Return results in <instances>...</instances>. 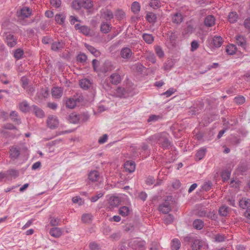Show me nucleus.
<instances>
[{"label":"nucleus","instance_id":"a19ab883","mask_svg":"<svg viewBox=\"0 0 250 250\" xmlns=\"http://www.w3.org/2000/svg\"><path fill=\"white\" fill-rule=\"evenodd\" d=\"M142 37L147 44H151L154 41V37L151 34L145 33L143 35Z\"/></svg>","mask_w":250,"mask_h":250},{"label":"nucleus","instance_id":"8fccbe9b","mask_svg":"<svg viewBox=\"0 0 250 250\" xmlns=\"http://www.w3.org/2000/svg\"><path fill=\"white\" fill-rule=\"evenodd\" d=\"M173 216L171 214H167L164 217V221L166 224H170L173 221Z\"/></svg>","mask_w":250,"mask_h":250},{"label":"nucleus","instance_id":"a18cd8bd","mask_svg":"<svg viewBox=\"0 0 250 250\" xmlns=\"http://www.w3.org/2000/svg\"><path fill=\"white\" fill-rule=\"evenodd\" d=\"M156 19V15L152 12H149L146 14V19L149 22H155Z\"/></svg>","mask_w":250,"mask_h":250},{"label":"nucleus","instance_id":"2f4dec72","mask_svg":"<svg viewBox=\"0 0 250 250\" xmlns=\"http://www.w3.org/2000/svg\"><path fill=\"white\" fill-rule=\"evenodd\" d=\"M130 209L129 207L126 206L121 207L119 209V213L123 217L127 216L130 213Z\"/></svg>","mask_w":250,"mask_h":250},{"label":"nucleus","instance_id":"4be33fe9","mask_svg":"<svg viewBox=\"0 0 250 250\" xmlns=\"http://www.w3.org/2000/svg\"><path fill=\"white\" fill-rule=\"evenodd\" d=\"M236 43L238 45L245 49L246 47V39L242 35H237L235 37Z\"/></svg>","mask_w":250,"mask_h":250},{"label":"nucleus","instance_id":"f3484780","mask_svg":"<svg viewBox=\"0 0 250 250\" xmlns=\"http://www.w3.org/2000/svg\"><path fill=\"white\" fill-rule=\"evenodd\" d=\"M6 42L9 47H12L17 44V39L13 35L9 34L6 37Z\"/></svg>","mask_w":250,"mask_h":250},{"label":"nucleus","instance_id":"dca6fc26","mask_svg":"<svg viewBox=\"0 0 250 250\" xmlns=\"http://www.w3.org/2000/svg\"><path fill=\"white\" fill-rule=\"evenodd\" d=\"M132 55V50L128 47L123 48L120 52V55L122 58L125 59H130Z\"/></svg>","mask_w":250,"mask_h":250},{"label":"nucleus","instance_id":"9d476101","mask_svg":"<svg viewBox=\"0 0 250 250\" xmlns=\"http://www.w3.org/2000/svg\"><path fill=\"white\" fill-rule=\"evenodd\" d=\"M65 42L62 40H58L53 42L51 44V49L56 52L60 51L64 48Z\"/></svg>","mask_w":250,"mask_h":250},{"label":"nucleus","instance_id":"f257e3e1","mask_svg":"<svg viewBox=\"0 0 250 250\" xmlns=\"http://www.w3.org/2000/svg\"><path fill=\"white\" fill-rule=\"evenodd\" d=\"M184 239L186 242L191 243L193 250H200L205 245L204 241L193 235H188L185 237Z\"/></svg>","mask_w":250,"mask_h":250},{"label":"nucleus","instance_id":"0eeeda50","mask_svg":"<svg viewBox=\"0 0 250 250\" xmlns=\"http://www.w3.org/2000/svg\"><path fill=\"white\" fill-rule=\"evenodd\" d=\"M218 118H219L218 114L215 112H211V113L204 116L203 121L204 122V125H207L208 124L213 121L217 120Z\"/></svg>","mask_w":250,"mask_h":250},{"label":"nucleus","instance_id":"79ce46f5","mask_svg":"<svg viewBox=\"0 0 250 250\" xmlns=\"http://www.w3.org/2000/svg\"><path fill=\"white\" fill-rule=\"evenodd\" d=\"M226 239V236L223 234L218 233L214 235V241L217 243L223 242Z\"/></svg>","mask_w":250,"mask_h":250},{"label":"nucleus","instance_id":"72a5a7b5","mask_svg":"<svg viewBox=\"0 0 250 250\" xmlns=\"http://www.w3.org/2000/svg\"><path fill=\"white\" fill-rule=\"evenodd\" d=\"M80 1H81L82 8L89 9L93 6V1L91 0H81Z\"/></svg>","mask_w":250,"mask_h":250},{"label":"nucleus","instance_id":"20e7f679","mask_svg":"<svg viewBox=\"0 0 250 250\" xmlns=\"http://www.w3.org/2000/svg\"><path fill=\"white\" fill-rule=\"evenodd\" d=\"M88 183H101L103 181V177L101 176L99 172L97 170H94L90 171L88 174Z\"/></svg>","mask_w":250,"mask_h":250},{"label":"nucleus","instance_id":"1a4fd4ad","mask_svg":"<svg viewBox=\"0 0 250 250\" xmlns=\"http://www.w3.org/2000/svg\"><path fill=\"white\" fill-rule=\"evenodd\" d=\"M31 14V9L29 7H24L17 12V16L21 19L28 18Z\"/></svg>","mask_w":250,"mask_h":250},{"label":"nucleus","instance_id":"a878e982","mask_svg":"<svg viewBox=\"0 0 250 250\" xmlns=\"http://www.w3.org/2000/svg\"><path fill=\"white\" fill-rule=\"evenodd\" d=\"M70 123L72 124H78L80 123L79 114L75 112L71 113L68 118Z\"/></svg>","mask_w":250,"mask_h":250},{"label":"nucleus","instance_id":"052dcab7","mask_svg":"<svg viewBox=\"0 0 250 250\" xmlns=\"http://www.w3.org/2000/svg\"><path fill=\"white\" fill-rule=\"evenodd\" d=\"M155 52L159 58H162L164 56V51L160 46H157L155 47Z\"/></svg>","mask_w":250,"mask_h":250},{"label":"nucleus","instance_id":"a211bd4d","mask_svg":"<svg viewBox=\"0 0 250 250\" xmlns=\"http://www.w3.org/2000/svg\"><path fill=\"white\" fill-rule=\"evenodd\" d=\"M239 206L242 209L250 208V199L243 197L239 201Z\"/></svg>","mask_w":250,"mask_h":250},{"label":"nucleus","instance_id":"473e14b6","mask_svg":"<svg viewBox=\"0 0 250 250\" xmlns=\"http://www.w3.org/2000/svg\"><path fill=\"white\" fill-rule=\"evenodd\" d=\"M223 42V39L221 36H214L212 40L214 46L217 48L221 46Z\"/></svg>","mask_w":250,"mask_h":250},{"label":"nucleus","instance_id":"4c0bfd02","mask_svg":"<svg viewBox=\"0 0 250 250\" xmlns=\"http://www.w3.org/2000/svg\"><path fill=\"white\" fill-rule=\"evenodd\" d=\"M65 16L62 13L57 14L55 17V21L59 24L62 25L64 22Z\"/></svg>","mask_w":250,"mask_h":250},{"label":"nucleus","instance_id":"f8f14e48","mask_svg":"<svg viewBox=\"0 0 250 250\" xmlns=\"http://www.w3.org/2000/svg\"><path fill=\"white\" fill-rule=\"evenodd\" d=\"M115 68L112 63L109 61H106L101 67V71L104 73L111 71Z\"/></svg>","mask_w":250,"mask_h":250},{"label":"nucleus","instance_id":"c03bdc74","mask_svg":"<svg viewBox=\"0 0 250 250\" xmlns=\"http://www.w3.org/2000/svg\"><path fill=\"white\" fill-rule=\"evenodd\" d=\"M226 51L229 55H233L236 51V45L232 44L227 45Z\"/></svg>","mask_w":250,"mask_h":250},{"label":"nucleus","instance_id":"2eb2a0df","mask_svg":"<svg viewBox=\"0 0 250 250\" xmlns=\"http://www.w3.org/2000/svg\"><path fill=\"white\" fill-rule=\"evenodd\" d=\"M207 150L205 147H202L199 148L195 155V160L196 161H200L202 160L207 153Z\"/></svg>","mask_w":250,"mask_h":250},{"label":"nucleus","instance_id":"e433bc0d","mask_svg":"<svg viewBox=\"0 0 250 250\" xmlns=\"http://www.w3.org/2000/svg\"><path fill=\"white\" fill-rule=\"evenodd\" d=\"M132 157L136 159L139 158L140 160V153L139 152V147L132 146L131 147Z\"/></svg>","mask_w":250,"mask_h":250},{"label":"nucleus","instance_id":"4468645a","mask_svg":"<svg viewBox=\"0 0 250 250\" xmlns=\"http://www.w3.org/2000/svg\"><path fill=\"white\" fill-rule=\"evenodd\" d=\"M124 168L126 171L129 173H132L135 170V163L132 161H127L124 164Z\"/></svg>","mask_w":250,"mask_h":250},{"label":"nucleus","instance_id":"c85d7f7f","mask_svg":"<svg viewBox=\"0 0 250 250\" xmlns=\"http://www.w3.org/2000/svg\"><path fill=\"white\" fill-rule=\"evenodd\" d=\"M109 80L112 84H118L121 81V77L119 74L114 73L109 77Z\"/></svg>","mask_w":250,"mask_h":250},{"label":"nucleus","instance_id":"c756f323","mask_svg":"<svg viewBox=\"0 0 250 250\" xmlns=\"http://www.w3.org/2000/svg\"><path fill=\"white\" fill-rule=\"evenodd\" d=\"M215 18L212 15H208L205 19L204 22L206 26L211 27L215 24Z\"/></svg>","mask_w":250,"mask_h":250},{"label":"nucleus","instance_id":"ddd939ff","mask_svg":"<svg viewBox=\"0 0 250 250\" xmlns=\"http://www.w3.org/2000/svg\"><path fill=\"white\" fill-rule=\"evenodd\" d=\"M178 35L179 34L176 31H169L167 33V39L170 42L172 46L175 45Z\"/></svg>","mask_w":250,"mask_h":250},{"label":"nucleus","instance_id":"9b49d317","mask_svg":"<svg viewBox=\"0 0 250 250\" xmlns=\"http://www.w3.org/2000/svg\"><path fill=\"white\" fill-rule=\"evenodd\" d=\"M159 209L160 212L164 214H167L171 210V207L168 200L160 205Z\"/></svg>","mask_w":250,"mask_h":250},{"label":"nucleus","instance_id":"de8ad7c7","mask_svg":"<svg viewBox=\"0 0 250 250\" xmlns=\"http://www.w3.org/2000/svg\"><path fill=\"white\" fill-rule=\"evenodd\" d=\"M238 15L235 12H230L229 15V21L230 23H234L237 21Z\"/></svg>","mask_w":250,"mask_h":250},{"label":"nucleus","instance_id":"bf43d9fd","mask_svg":"<svg viewBox=\"0 0 250 250\" xmlns=\"http://www.w3.org/2000/svg\"><path fill=\"white\" fill-rule=\"evenodd\" d=\"M234 101L237 104H241L245 103V98L242 95H240L238 96L235 97Z\"/></svg>","mask_w":250,"mask_h":250},{"label":"nucleus","instance_id":"423d86ee","mask_svg":"<svg viewBox=\"0 0 250 250\" xmlns=\"http://www.w3.org/2000/svg\"><path fill=\"white\" fill-rule=\"evenodd\" d=\"M21 154V148L17 146H12L9 148V158L12 161L19 159Z\"/></svg>","mask_w":250,"mask_h":250},{"label":"nucleus","instance_id":"0e129e2a","mask_svg":"<svg viewBox=\"0 0 250 250\" xmlns=\"http://www.w3.org/2000/svg\"><path fill=\"white\" fill-rule=\"evenodd\" d=\"M110 205L116 207L117 206L119 203V198L117 197H112L110 199Z\"/></svg>","mask_w":250,"mask_h":250},{"label":"nucleus","instance_id":"e2e57ef3","mask_svg":"<svg viewBox=\"0 0 250 250\" xmlns=\"http://www.w3.org/2000/svg\"><path fill=\"white\" fill-rule=\"evenodd\" d=\"M89 247L90 250H99L100 246L95 242H92L89 244Z\"/></svg>","mask_w":250,"mask_h":250},{"label":"nucleus","instance_id":"c9c22d12","mask_svg":"<svg viewBox=\"0 0 250 250\" xmlns=\"http://www.w3.org/2000/svg\"><path fill=\"white\" fill-rule=\"evenodd\" d=\"M85 47L96 57H98L100 55V52L92 46L85 43Z\"/></svg>","mask_w":250,"mask_h":250},{"label":"nucleus","instance_id":"37998d69","mask_svg":"<svg viewBox=\"0 0 250 250\" xmlns=\"http://www.w3.org/2000/svg\"><path fill=\"white\" fill-rule=\"evenodd\" d=\"M171 247L172 250H178L181 247L180 241L177 238L173 239Z\"/></svg>","mask_w":250,"mask_h":250},{"label":"nucleus","instance_id":"58836bf2","mask_svg":"<svg viewBox=\"0 0 250 250\" xmlns=\"http://www.w3.org/2000/svg\"><path fill=\"white\" fill-rule=\"evenodd\" d=\"M6 176H9L14 178L18 177L19 175V171L16 169H10L6 172Z\"/></svg>","mask_w":250,"mask_h":250},{"label":"nucleus","instance_id":"13d9d810","mask_svg":"<svg viewBox=\"0 0 250 250\" xmlns=\"http://www.w3.org/2000/svg\"><path fill=\"white\" fill-rule=\"evenodd\" d=\"M87 60V56L83 53L79 54L77 57V60L78 62L83 63Z\"/></svg>","mask_w":250,"mask_h":250},{"label":"nucleus","instance_id":"412c9836","mask_svg":"<svg viewBox=\"0 0 250 250\" xmlns=\"http://www.w3.org/2000/svg\"><path fill=\"white\" fill-rule=\"evenodd\" d=\"M101 15L106 21H110L113 18V13L108 9H105L102 11Z\"/></svg>","mask_w":250,"mask_h":250},{"label":"nucleus","instance_id":"f03ea898","mask_svg":"<svg viewBox=\"0 0 250 250\" xmlns=\"http://www.w3.org/2000/svg\"><path fill=\"white\" fill-rule=\"evenodd\" d=\"M158 144L164 149H169L175 150V147L173 146L172 143L169 140L168 134L166 132L160 133Z\"/></svg>","mask_w":250,"mask_h":250},{"label":"nucleus","instance_id":"bb28decb","mask_svg":"<svg viewBox=\"0 0 250 250\" xmlns=\"http://www.w3.org/2000/svg\"><path fill=\"white\" fill-rule=\"evenodd\" d=\"M49 234L55 238H58L61 236L62 231L61 229L59 228H53L50 229Z\"/></svg>","mask_w":250,"mask_h":250},{"label":"nucleus","instance_id":"3c124183","mask_svg":"<svg viewBox=\"0 0 250 250\" xmlns=\"http://www.w3.org/2000/svg\"><path fill=\"white\" fill-rule=\"evenodd\" d=\"M131 10L134 13H137L140 10V5L139 2L134 1L131 5Z\"/></svg>","mask_w":250,"mask_h":250},{"label":"nucleus","instance_id":"6e6552de","mask_svg":"<svg viewBox=\"0 0 250 250\" xmlns=\"http://www.w3.org/2000/svg\"><path fill=\"white\" fill-rule=\"evenodd\" d=\"M47 125L48 127L51 129L57 128L59 125V121L56 116L50 115L47 120Z\"/></svg>","mask_w":250,"mask_h":250},{"label":"nucleus","instance_id":"39448f33","mask_svg":"<svg viewBox=\"0 0 250 250\" xmlns=\"http://www.w3.org/2000/svg\"><path fill=\"white\" fill-rule=\"evenodd\" d=\"M139 152L140 153V159H144L148 157L151 153V149L148 145L144 142L139 147Z\"/></svg>","mask_w":250,"mask_h":250},{"label":"nucleus","instance_id":"603ef678","mask_svg":"<svg viewBox=\"0 0 250 250\" xmlns=\"http://www.w3.org/2000/svg\"><path fill=\"white\" fill-rule=\"evenodd\" d=\"M92 215L89 213L83 214L82 217V220L85 223H89L92 219Z\"/></svg>","mask_w":250,"mask_h":250},{"label":"nucleus","instance_id":"338daca9","mask_svg":"<svg viewBox=\"0 0 250 250\" xmlns=\"http://www.w3.org/2000/svg\"><path fill=\"white\" fill-rule=\"evenodd\" d=\"M146 59L153 63H155L156 62V58L154 54L153 53L148 54L147 55Z\"/></svg>","mask_w":250,"mask_h":250},{"label":"nucleus","instance_id":"cd10ccee","mask_svg":"<svg viewBox=\"0 0 250 250\" xmlns=\"http://www.w3.org/2000/svg\"><path fill=\"white\" fill-rule=\"evenodd\" d=\"M183 20V16L180 13H176L172 16V21L175 24L181 23Z\"/></svg>","mask_w":250,"mask_h":250},{"label":"nucleus","instance_id":"6ab92c4d","mask_svg":"<svg viewBox=\"0 0 250 250\" xmlns=\"http://www.w3.org/2000/svg\"><path fill=\"white\" fill-rule=\"evenodd\" d=\"M10 117L11 120L15 124L19 125L21 124V118L19 116L18 113L16 111H12L10 113Z\"/></svg>","mask_w":250,"mask_h":250},{"label":"nucleus","instance_id":"5fc2aeb1","mask_svg":"<svg viewBox=\"0 0 250 250\" xmlns=\"http://www.w3.org/2000/svg\"><path fill=\"white\" fill-rule=\"evenodd\" d=\"M150 7L156 9L161 6V3L159 0H151L149 3Z\"/></svg>","mask_w":250,"mask_h":250},{"label":"nucleus","instance_id":"774afa93","mask_svg":"<svg viewBox=\"0 0 250 250\" xmlns=\"http://www.w3.org/2000/svg\"><path fill=\"white\" fill-rule=\"evenodd\" d=\"M80 31L85 35H88L90 32V29L86 26H82Z\"/></svg>","mask_w":250,"mask_h":250},{"label":"nucleus","instance_id":"aec40b11","mask_svg":"<svg viewBox=\"0 0 250 250\" xmlns=\"http://www.w3.org/2000/svg\"><path fill=\"white\" fill-rule=\"evenodd\" d=\"M31 110L34 114L38 118H42L44 116L43 110L36 105H33L31 106Z\"/></svg>","mask_w":250,"mask_h":250},{"label":"nucleus","instance_id":"864d4df0","mask_svg":"<svg viewBox=\"0 0 250 250\" xmlns=\"http://www.w3.org/2000/svg\"><path fill=\"white\" fill-rule=\"evenodd\" d=\"M89 118V116L87 112H83L79 114L80 122H85L88 120Z\"/></svg>","mask_w":250,"mask_h":250},{"label":"nucleus","instance_id":"69168bd1","mask_svg":"<svg viewBox=\"0 0 250 250\" xmlns=\"http://www.w3.org/2000/svg\"><path fill=\"white\" fill-rule=\"evenodd\" d=\"M138 197L139 199L145 201L147 197V194L145 191H141L139 193Z\"/></svg>","mask_w":250,"mask_h":250},{"label":"nucleus","instance_id":"b1692460","mask_svg":"<svg viewBox=\"0 0 250 250\" xmlns=\"http://www.w3.org/2000/svg\"><path fill=\"white\" fill-rule=\"evenodd\" d=\"M79 102V99L69 98L66 101V106L68 108H74L76 106L77 103Z\"/></svg>","mask_w":250,"mask_h":250},{"label":"nucleus","instance_id":"ea45409f","mask_svg":"<svg viewBox=\"0 0 250 250\" xmlns=\"http://www.w3.org/2000/svg\"><path fill=\"white\" fill-rule=\"evenodd\" d=\"M111 29V27L109 23L103 22L101 25V31L104 34L108 33Z\"/></svg>","mask_w":250,"mask_h":250},{"label":"nucleus","instance_id":"4d7b16f0","mask_svg":"<svg viewBox=\"0 0 250 250\" xmlns=\"http://www.w3.org/2000/svg\"><path fill=\"white\" fill-rule=\"evenodd\" d=\"M104 193L99 192L97 193L96 195L93 196L90 198V201L91 202L94 203L96 202L100 198L102 197L104 195Z\"/></svg>","mask_w":250,"mask_h":250},{"label":"nucleus","instance_id":"7ed1b4c3","mask_svg":"<svg viewBox=\"0 0 250 250\" xmlns=\"http://www.w3.org/2000/svg\"><path fill=\"white\" fill-rule=\"evenodd\" d=\"M146 243L140 238L131 239L129 243V246L133 250H146Z\"/></svg>","mask_w":250,"mask_h":250},{"label":"nucleus","instance_id":"f704fd0d","mask_svg":"<svg viewBox=\"0 0 250 250\" xmlns=\"http://www.w3.org/2000/svg\"><path fill=\"white\" fill-rule=\"evenodd\" d=\"M90 81L87 79H82L80 81V85L81 88L84 89H87L91 85Z\"/></svg>","mask_w":250,"mask_h":250},{"label":"nucleus","instance_id":"5701e85b","mask_svg":"<svg viewBox=\"0 0 250 250\" xmlns=\"http://www.w3.org/2000/svg\"><path fill=\"white\" fill-rule=\"evenodd\" d=\"M160 133H156L152 135L146 139V141H148L152 146H155L156 144H158L159 143V138Z\"/></svg>","mask_w":250,"mask_h":250},{"label":"nucleus","instance_id":"6e6d98bb","mask_svg":"<svg viewBox=\"0 0 250 250\" xmlns=\"http://www.w3.org/2000/svg\"><path fill=\"white\" fill-rule=\"evenodd\" d=\"M212 183L210 181L205 182L202 186V189L206 191H209L212 188Z\"/></svg>","mask_w":250,"mask_h":250},{"label":"nucleus","instance_id":"680f3d73","mask_svg":"<svg viewBox=\"0 0 250 250\" xmlns=\"http://www.w3.org/2000/svg\"><path fill=\"white\" fill-rule=\"evenodd\" d=\"M60 220L58 218L51 217L50 218V224L52 226L59 225Z\"/></svg>","mask_w":250,"mask_h":250},{"label":"nucleus","instance_id":"7c9ffc66","mask_svg":"<svg viewBox=\"0 0 250 250\" xmlns=\"http://www.w3.org/2000/svg\"><path fill=\"white\" fill-rule=\"evenodd\" d=\"M19 108L20 110L24 113L28 112L30 109L31 110V107L29 106V104L26 101H23L19 104Z\"/></svg>","mask_w":250,"mask_h":250},{"label":"nucleus","instance_id":"49530a36","mask_svg":"<svg viewBox=\"0 0 250 250\" xmlns=\"http://www.w3.org/2000/svg\"><path fill=\"white\" fill-rule=\"evenodd\" d=\"M229 212V207L226 206L221 207L219 209V213L222 216H226Z\"/></svg>","mask_w":250,"mask_h":250},{"label":"nucleus","instance_id":"393cba45","mask_svg":"<svg viewBox=\"0 0 250 250\" xmlns=\"http://www.w3.org/2000/svg\"><path fill=\"white\" fill-rule=\"evenodd\" d=\"M192 226L197 230H201L204 227V222L201 219H196L193 221Z\"/></svg>","mask_w":250,"mask_h":250},{"label":"nucleus","instance_id":"09e8293b","mask_svg":"<svg viewBox=\"0 0 250 250\" xmlns=\"http://www.w3.org/2000/svg\"><path fill=\"white\" fill-rule=\"evenodd\" d=\"M23 50L21 48H18L15 50L14 56L17 60H19L23 57Z\"/></svg>","mask_w":250,"mask_h":250}]
</instances>
